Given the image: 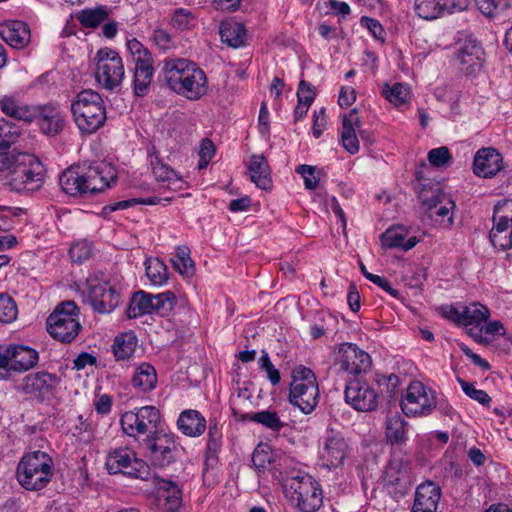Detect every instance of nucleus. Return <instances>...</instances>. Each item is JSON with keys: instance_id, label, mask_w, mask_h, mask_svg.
<instances>
[{"instance_id": "obj_17", "label": "nucleus", "mask_w": 512, "mask_h": 512, "mask_svg": "<svg viewBox=\"0 0 512 512\" xmlns=\"http://www.w3.org/2000/svg\"><path fill=\"white\" fill-rule=\"evenodd\" d=\"M86 286L87 302L94 311L106 314L112 312L118 306L120 293L109 282L89 279Z\"/></svg>"}, {"instance_id": "obj_54", "label": "nucleus", "mask_w": 512, "mask_h": 512, "mask_svg": "<svg viewBox=\"0 0 512 512\" xmlns=\"http://www.w3.org/2000/svg\"><path fill=\"white\" fill-rule=\"evenodd\" d=\"M479 11L489 18H494L510 6V0H475Z\"/></svg>"}, {"instance_id": "obj_24", "label": "nucleus", "mask_w": 512, "mask_h": 512, "mask_svg": "<svg viewBox=\"0 0 512 512\" xmlns=\"http://www.w3.org/2000/svg\"><path fill=\"white\" fill-rule=\"evenodd\" d=\"M503 168V157L494 148H482L478 150L473 160V172L483 178H490L499 173Z\"/></svg>"}, {"instance_id": "obj_7", "label": "nucleus", "mask_w": 512, "mask_h": 512, "mask_svg": "<svg viewBox=\"0 0 512 512\" xmlns=\"http://www.w3.org/2000/svg\"><path fill=\"white\" fill-rule=\"evenodd\" d=\"M38 361V352L30 346L0 344V381H8L16 374L31 370Z\"/></svg>"}, {"instance_id": "obj_34", "label": "nucleus", "mask_w": 512, "mask_h": 512, "mask_svg": "<svg viewBox=\"0 0 512 512\" xmlns=\"http://www.w3.org/2000/svg\"><path fill=\"white\" fill-rule=\"evenodd\" d=\"M41 112L39 118V126L41 131L49 136L57 135L64 127V118L59 109L54 106H40Z\"/></svg>"}, {"instance_id": "obj_41", "label": "nucleus", "mask_w": 512, "mask_h": 512, "mask_svg": "<svg viewBox=\"0 0 512 512\" xmlns=\"http://www.w3.org/2000/svg\"><path fill=\"white\" fill-rule=\"evenodd\" d=\"M137 337L133 332H125L117 335L114 339L112 349L117 360L130 358L137 347Z\"/></svg>"}, {"instance_id": "obj_61", "label": "nucleus", "mask_w": 512, "mask_h": 512, "mask_svg": "<svg viewBox=\"0 0 512 512\" xmlns=\"http://www.w3.org/2000/svg\"><path fill=\"white\" fill-rule=\"evenodd\" d=\"M451 154L447 147L434 148L428 153V161L434 167H446L451 162Z\"/></svg>"}, {"instance_id": "obj_8", "label": "nucleus", "mask_w": 512, "mask_h": 512, "mask_svg": "<svg viewBox=\"0 0 512 512\" xmlns=\"http://www.w3.org/2000/svg\"><path fill=\"white\" fill-rule=\"evenodd\" d=\"M50 335L64 343L72 342L81 330L79 309L73 301L59 304L47 319Z\"/></svg>"}, {"instance_id": "obj_58", "label": "nucleus", "mask_w": 512, "mask_h": 512, "mask_svg": "<svg viewBox=\"0 0 512 512\" xmlns=\"http://www.w3.org/2000/svg\"><path fill=\"white\" fill-rule=\"evenodd\" d=\"M93 253L92 244L87 240H79L71 245L69 250L73 262L82 263L89 259Z\"/></svg>"}, {"instance_id": "obj_63", "label": "nucleus", "mask_w": 512, "mask_h": 512, "mask_svg": "<svg viewBox=\"0 0 512 512\" xmlns=\"http://www.w3.org/2000/svg\"><path fill=\"white\" fill-rule=\"evenodd\" d=\"M258 364L259 368L266 372L267 378L272 385L275 386L280 383V372L274 367L266 351H262Z\"/></svg>"}, {"instance_id": "obj_53", "label": "nucleus", "mask_w": 512, "mask_h": 512, "mask_svg": "<svg viewBox=\"0 0 512 512\" xmlns=\"http://www.w3.org/2000/svg\"><path fill=\"white\" fill-rule=\"evenodd\" d=\"M176 296L171 291H165L152 295L153 313L165 315L169 313L176 304Z\"/></svg>"}, {"instance_id": "obj_19", "label": "nucleus", "mask_w": 512, "mask_h": 512, "mask_svg": "<svg viewBox=\"0 0 512 512\" xmlns=\"http://www.w3.org/2000/svg\"><path fill=\"white\" fill-rule=\"evenodd\" d=\"M147 158L152 175L161 187L174 191L184 189L186 182L183 177L162 160L154 145L147 149Z\"/></svg>"}, {"instance_id": "obj_64", "label": "nucleus", "mask_w": 512, "mask_h": 512, "mask_svg": "<svg viewBox=\"0 0 512 512\" xmlns=\"http://www.w3.org/2000/svg\"><path fill=\"white\" fill-rule=\"evenodd\" d=\"M252 463L259 472L268 469L271 463V454L268 452V447H257L252 454Z\"/></svg>"}, {"instance_id": "obj_38", "label": "nucleus", "mask_w": 512, "mask_h": 512, "mask_svg": "<svg viewBox=\"0 0 512 512\" xmlns=\"http://www.w3.org/2000/svg\"><path fill=\"white\" fill-rule=\"evenodd\" d=\"M220 36L224 43L229 46L238 48L244 45L246 41V29L240 22L227 20L221 23Z\"/></svg>"}, {"instance_id": "obj_59", "label": "nucleus", "mask_w": 512, "mask_h": 512, "mask_svg": "<svg viewBox=\"0 0 512 512\" xmlns=\"http://www.w3.org/2000/svg\"><path fill=\"white\" fill-rule=\"evenodd\" d=\"M17 317V306L14 300L6 295H0V323L8 324Z\"/></svg>"}, {"instance_id": "obj_47", "label": "nucleus", "mask_w": 512, "mask_h": 512, "mask_svg": "<svg viewBox=\"0 0 512 512\" xmlns=\"http://www.w3.org/2000/svg\"><path fill=\"white\" fill-rule=\"evenodd\" d=\"M248 419L276 433H279L286 426L279 414L271 409L253 412L248 415Z\"/></svg>"}, {"instance_id": "obj_14", "label": "nucleus", "mask_w": 512, "mask_h": 512, "mask_svg": "<svg viewBox=\"0 0 512 512\" xmlns=\"http://www.w3.org/2000/svg\"><path fill=\"white\" fill-rule=\"evenodd\" d=\"M106 468L110 474L123 473L134 478H145L147 464L139 459L136 452L127 446L110 449L106 456Z\"/></svg>"}, {"instance_id": "obj_36", "label": "nucleus", "mask_w": 512, "mask_h": 512, "mask_svg": "<svg viewBox=\"0 0 512 512\" xmlns=\"http://www.w3.org/2000/svg\"><path fill=\"white\" fill-rule=\"evenodd\" d=\"M154 75L153 61L135 64L133 76V90L135 95H147Z\"/></svg>"}, {"instance_id": "obj_55", "label": "nucleus", "mask_w": 512, "mask_h": 512, "mask_svg": "<svg viewBox=\"0 0 512 512\" xmlns=\"http://www.w3.org/2000/svg\"><path fill=\"white\" fill-rule=\"evenodd\" d=\"M19 131L12 123L2 120L0 121V151H6L17 141Z\"/></svg>"}, {"instance_id": "obj_4", "label": "nucleus", "mask_w": 512, "mask_h": 512, "mask_svg": "<svg viewBox=\"0 0 512 512\" xmlns=\"http://www.w3.org/2000/svg\"><path fill=\"white\" fill-rule=\"evenodd\" d=\"M73 119L79 130L92 134L106 121V108L99 93L93 90L79 92L71 103Z\"/></svg>"}, {"instance_id": "obj_26", "label": "nucleus", "mask_w": 512, "mask_h": 512, "mask_svg": "<svg viewBox=\"0 0 512 512\" xmlns=\"http://www.w3.org/2000/svg\"><path fill=\"white\" fill-rule=\"evenodd\" d=\"M384 482L388 486L406 489L410 484V461L404 456L394 455L386 467Z\"/></svg>"}, {"instance_id": "obj_44", "label": "nucleus", "mask_w": 512, "mask_h": 512, "mask_svg": "<svg viewBox=\"0 0 512 512\" xmlns=\"http://www.w3.org/2000/svg\"><path fill=\"white\" fill-rule=\"evenodd\" d=\"M145 272L150 284L153 286L161 287L168 282V268L159 258H148L145 261Z\"/></svg>"}, {"instance_id": "obj_5", "label": "nucleus", "mask_w": 512, "mask_h": 512, "mask_svg": "<svg viewBox=\"0 0 512 512\" xmlns=\"http://www.w3.org/2000/svg\"><path fill=\"white\" fill-rule=\"evenodd\" d=\"M285 496L302 512H316L323 503L319 483L310 475H297L284 480Z\"/></svg>"}, {"instance_id": "obj_48", "label": "nucleus", "mask_w": 512, "mask_h": 512, "mask_svg": "<svg viewBox=\"0 0 512 512\" xmlns=\"http://www.w3.org/2000/svg\"><path fill=\"white\" fill-rule=\"evenodd\" d=\"M505 334V328L499 320L489 321L485 325H481L480 328H469L468 335L472 337L476 342L483 344L488 343L489 339L486 335L490 336H502Z\"/></svg>"}, {"instance_id": "obj_57", "label": "nucleus", "mask_w": 512, "mask_h": 512, "mask_svg": "<svg viewBox=\"0 0 512 512\" xmlns=\"http://www.w3.org/2000/svg\"><path fill=\"white\" fill-rule=\"evenodd\" d=\"M459 385L461 386L462 391L471 399L477 401L478 403L489 406L491 402V397L481 389H477L475 385L471 382L465 381L461 378L457 379Z\"/></svg>"}, {"instance_id": "obj_39", "label": "nucleus", "mask_w": 512, "mask_h": 512, "mask_svg": "<svg viewBox=\"0 0 512 512\" xmlns=\"http://www.w3.org/2000/svg\"><path fill=\"white\" fill-rule=\"evenodd\" d=\"M408 423L399 414L389 416L386 420L385 435L387 442L402 445L407 441Z\"/></svg>"}, {"instance_id": "obj_6", "label": "nucleus", "mask_w": 512, "mask_h": 512, "mask_svg": "<svg viewBox=\"0 0 512 512\" xmlns=\"http://www.w3.org/2000/svg\"><path fill=\"white\" fill-rule=\"evenodd\" d=\"M10 176V185L17 192H32L40 189L44 183L45 168L33 154L18 152Z\"/></svg>"}, {"instance_id": "obj_62", "label": "nucleus", "mask_w": 512, "mask_h": 512, "mask_svg": "<svg viewBox=\"0 0 512 512\" xmlns=\"http://www.w3.org/2000/svg\"><path fill=\"white\" fill-rule=\"evenodd\" d=\"M216 152L214 143L209 138H204L200 142L199 146V163L198 168L204 169L208 166Z\"/></svg>"}, {"instance_id": "obj_1", "label": "nucleus", "mask_w": 512, "mask_h": 512, "mask_svg": "<svg viewBox=\"0 0 512 512\" xmlns=\"http://www.w3.org/2000/svg\"><path fill=\"white\" fill-rule=\"evenodd\" d=\"M160 77L171 91L191 101L201 99L208 91L206 73L189 59L165 58Z\"/></svg>"}, {"instance_id": "obj_42", "label": "nucleus", "mask_w": 512, "mask_h": 512, "mask_svg": "<svg viewBox=\"0 0 512 512\" xmlns=\"http://www.w3.org/2000/svg\"><path fill=\"white\" fill-rule=\"evenodd\" d=\"M222 447V430L216 420H210L208 426V439L206 444V462L214 464Z\"/></svg>"}, {"instance_id": "obj_15", "label": "nucleus", "mask_w": 512, "mask_h": 512, "mask_svg": "<svg viewBox=\"0 0 512 512\" xmlns=\"http://www.w3.org/2000/svg\"><path fill=\"white\" fill-rule=\"evenodd\" d=\"M489 238L491 244L501 251H507L512 247L511 199H505L495 206Z\"/></svg>"}, {"instance_id": "obj_30", "label": "nucleus", "mask_w": 512, "mask_h": 512, "mask_svg": "<svg viewBox=\"0 0 512 512\" xmlns=\"http://www.w3.org/2000/svg\"><path fill=\"white\" fill-rule=\"evenodd\" d=\"M177 427L185 436L195 438L205 432L207 421L199 411L187 409L179 414Z\"/></svg>"}, {"instance_id": "obj_35", "label": "nucleus", "mask_w": 512, "mask_h": 512, "mask_svg": "<svg viewBox=\"0 0 512 512\" xmlns=\"http://www.w3.org/2000/svg\"><path fill=\"white\" fill-rule=\"evenodd\" d=\"M132 386L140 392H149L157 385V373L151 364L143 362L135 368Z\"/></svg>"}, {"instance_id": "obj_10", "label": "nucleus", "mask_w": 512, "mask_h": 512, "mask_svg": "<svg viewBox=\"0 0 512 512\" xmlns=\"http://www.w3.org/2000/svg\"><path fill=\"white\" fill-rule=\"evenodd\" d=\"M372 364L370 355L353 343H341L334 350L333 368L343 377L366 373Z\"/></svg>"}, {"instance_id": "obj_23", "label": "nucleus", "mask_w": 512, "mask_h": 512, "mask_svg": "<svg viewBox=\"0 0 512 512\" xmlns=\"http://www.w3.org/2000/svg\"><path fill=\"white\" fill-rule=\"evenodd\" d=\"M0 111L18 121L32 122L41 112L40 106L26 103L19 94L0 97Z\"/></svg>"}, {"instance_id": "obj_50", "label": "nucleus", "mask_w": 512, "mask_h": 512, "mask_svg": "<svg viewBox=\"0 0 512 512\" xmlns=\"http://www.w3.org/2000/svg\"><path fill=\"white\" fill-rule=\"evenodd\" d=\"M382 95L393 105L401 106L409 99V88L402 83H395L392 86L386 84L382 89Z\"/></svg>"}, {"instance_id": "obj_25", "label": "nucleus", "mask_w": 512, "mask_h": 512, "mask_svg": "<svg viewBox=\"0 0 512 512\" xmlns=\"http://www.w3.org/2000/svg\"><path fill=\"white\" fill-rule=\"evenodd\" d=\"M441 498L440 487L427 481L416 488L411 512H436Z\"/></svg>"}, {"instance_id": "obj_60", "label": "nucleus", "mask_w": 512, "mask_h": 512, "mask_svg": "<svg viewBox=\"0 0 512 512\" xmlns=\"http://www.w3.org/2000/svg\"><path fill=\"white\" fill-rule=\"evenodd\" d=\"M153 43L162 51H168L175 47V41L172 34L165 28L158 27L152 33Z\"/></svg>"}, {"instance_id": "obj_21", "label": "nucleus", "mask_w": 512, "mask_h": 512, "mask_svg": "<svg viewBox=\"0 0 512 512\" xmlns=\"http://www.w3.org/2000/svg\"><path fill=\"white\" fill-rule=\"evenodd\" d=\"M152 464L157 467H165L174 461L176 442L174 435L165 433H153L144 439Z\"/></svg>"}, {"instance_id": "obj_11", "label": "nucleus", "mask_w": 512, "mask_h": 512, "mask_svg": "<svg viewBox=\"0 0 512 512\" xmlns=\"http://www.w3.org/2000/svg\"><path fill=\"white\" fill-rule=\"evenodd\" d=\"M95 79L106 90L119 87L124 79L125 70L119 53L105 47L97 51L95 57Z\"/></svg>"}, {"instance_id": "obj_43", "label": "nucleus", "mask_w": 512, "mask_h": 512, "mask_svg": "<svg viewBox=\"0 0 512 512\" xmlns=\"http://www.w3.org/2000/svg\"><path fill=\"white\" fill-rule=\"evenodd\" d=\"M110 12L106 6L86 8L76 14V19L84 27L96 28L108 19Z\"/></svg>"}, {"instance_id": "obj_27", "label": "nucleus", "mask_w": 512, "mask_h": 512, "mask_svg": "<svg viewBox=\"0 0 512 512\" xmlns=\"http://www.w3.org/2000/svg\"><path fill=\"white\" fill-rule=\"evenodd\" d=\"M0 36L9 46L15 49L26 47L31 39L28 25L18 20L1 23Z\"/></svg>"}, {"instance_id": "obj_20", "label": "nucleus", "mask_w": 512, "mask_h": 512, "mask_svg": "<svg viewBox=\"0 0 512 512\" xmlns=\"http://www.w3.org/2000/svg\"><path fill=\"white\" fill-rule=\"evenodd\" d=\"M470 0H415V13L422 19L432 21L446 15L466 10Z\"/></svg>"}, {"instance_id": "obj_3", "label": "nucleus", "mask_w": 512, "mask_h": 512, "mask_svg": "<svg viewBox=\"0 0 512 512\" xmlns=\"http://www.w3.org/2000/svg\"><path fill=\"white\" fill-rule=\"evenodd\" d=\"M53 475V459L41 450L24 454L16 467V479L28 491L44 489L51 482Z\"/></svg>"}, {"instance_id": "obj_33", "label": "nucleus", "mask_w": 512, "mask_h": 512, "mask_svg": "<svg viewBox=\"0 0 512 512\" xmlns=\"http://www.w3.org/2000/svg\"><path fill=\"white\" fill-rule=\"evenodd\" d=\"M360 126V120L355 110L351 111L343 118L341 143L343 148L354 155L359 151V140L356 134V129Z\"/></svg>"}, {"instance_id": "obj_31", "label": "nucleus", "mask_w": 512, "mask_h": 512, "mask_svg": "<svg viewBox=\"0 0 512 512\" xmlns=\"http://www.w3.org/2000/svg\"><path fill=\"white\" fill-rule=\"evenodd\" d=\"M408 230L403 225H394L389 227L381 235V244L384 248H401L404 251L412 249L417 243L416 237L407 238Z\"/></svg>"}, {"instance_id": "obj_51", "label": "nucleus", "mask_w": 512, "mask_h": 512, "mask_svg": "<svg viewBox=\"0 0 512 512\" xmlns=\"http://www.w3.org/2000/svg\"><path fill=\"white\" fill-rule=\"evenodd\" d=\"M444 197H446V194L442 192L438 185H423L418 192L420 202L429 210L437 208Z\"/></svg>"}, {"instance_id": "obj_12", "label": "nucleus", "mask_w": 512, "mask_h": 512, "mask_svg": "<svg viewBox=\"0 0 512 512\" xmlns=\"http://www.w3.org/2000/svg\"><path fill=\"white\" fill-rule=\"evenodd\" d=\"M160 419V411L155 406H144L122 414L120 424L127 436L138 439L143 435H153Z\"/></svg>"}, {"instance_id": "obj_22", "label": "nucleus", "mask_w": 512, "mask_h": 512, "mask_svg": "<svg viewBox=\"0 0 512 512\" xmlns=\"http://www.w3.org/2000/svg\"><path fill=\"white\" fill-rule=\"evenodd\" d=\"M58 384L59 378L55 374L37 371L26 375L18 390L31 398L44 399L53 393Z\"/></svg>"}, {"instance_id": "obj_9", "label": "nucleus", "mask_w": 512, "mask_h": 512, "mask_svg": "<svg viewBox=\"0 0 512 512\" xmlns=\"http://www.w3.org/2000/svg\"><path fill=\"white\" fill-rule=\"evenodd\" d=\"M319 390L316 377L309 368L300 366L293 371L289 400L303 413H311L318 404Z\"/></svg>"}, {"instance_id": "obj_13", "label": "nucleus", "mask_w": 512, "mask_h": 512, "mask_svg": "<svg viewBox=\"0 0 512 512\" xmlns=\"http://www.w3.org/2000/svg\"><path fill=\"white\" fill-rule=\"evenodd\" d=\"M436 404L434 392L420 381H412L401 399V409L408 417L427 416Z\"/></svg>"}, {"instance_id": "obj_37", "label": "nucleus", "mask_w": 512, "mask_h": 512, "mask_svg": "<svg viewBox=\"0 0 512 512\" xmlns=\"http://www.w3.org/2000/svg\"><path fill=\"white\" fill-rule=\"evenodd\" d=\"M462 325L469 328H480L490 317V310L485 305L472 302L467 305H462Z\"/></svg>"}, {"instance_id": "obj_2", "label": "nucleus", "mask_w": 512, "mask_h": 512, "mask_svg": "<svg viewBox=\"0 0 512 512\" xmlns=\"http://www.w3.org/2000/svg\"><path fill=\"white\" fill-rule=\"evenodd\" d=\"M116 180L115 169L99 162L93 165H77L66 169L59 177L62 190L70 196L102 192Z\"/></svg>"}, {"instance_id": "obj_40", "label": "nucleus", "mask_w": 512, "mask_h": 512, "mask_svg": "<svg viewBox=\"0 0 512 512\" xmlns=\"http://www.w3.org/2000/svg\"><path fill=\"white\" fill-rule=\"evenodd\" d=\"M191 251L188 246H178L171 258L173 268L184 278H190L195 273V265L192 260Z\"/></svg>"}, {"instance_id": "obj_29", "label": "nucleus", "mask_w": 512, "mask_h": 512, "mask_svg": "<svg viewBox=\"0 0 512 512\" xmlns=\"http://www.w3.org/2000/svg\"><path fill=\"white\" fill-rule=\"evenodd\" d=\"M159 505L166 512H176L182 505V491L178 484L166 479L156 482Z\"/></svg>"}, {"instance_id": "obj_52", "label": "nucleus", "mask_w": 512, "mask_h": 512, "mask_svg": "<svg viewBox=\"0 0 512 512\" xmlns=\"http://www.w3.org/2000/svg\"><path fill=\"white\" fill-rule=\"evenodd\" d=\"M70 431L73 436L78 437L81 441L88 443L95 438V429L88 419H85L82 415H79L71 426Z\"/></svg>"}, {"instance_id": "obj_45", "label": "nucleus", "mask_w": 512, "mask_h": 512, "mask_svg": "<svg viewBox=\"0 0 512 512\" xmlns=\"http://www.w3.org/2000/svg\"><path fill=\"white\" fill-rule=\"evenodd\" d=\"M169 23L175 30L190 31L197 26L198 17L192 9L177 8L171 13Z\"/></svg>"}, {"instance_id": "obj_28", "label": "nucleus", "mask_w": 512, "mask_h": 512, "mask_svg": "<svg viewBox=\"0 0 512 512\" xmlns=\"http://www.w3.org/2000/svg\"><path fill=\"white\" fill-rule=\"evenodd\" d=\"M481 47L472 41L464 43L455 55L460 69L467 75L475 74L482 66Z\"/></svg>"}, {"instance_id": "obj_16", "label": "nucleus", "mask_w": 512, "mask_h": 512, "mask_svg": "<svg viewBox=\"0 0 512 512\" xmlns=\"http://www.w3.org/2000/svg\"><path fill=\"white\" fill-rule=\"evenodd\" d=\"M350 451V444L341 432L327 430L322 439L319 459L325 468L336 469L344 464Z\"/></svg>"}, {"instance_id": "obj_18", "label": "nucleus", "mask_w": 512, "mask_h": 512, "mask_svg": "<svg viewBox=\"0 0 512 512\" xmlns=\"http://www.w3.org/2000/svg\"><path fill=\"white\" fill-rule=\"evenodd\" d=\"M345 402L357 411H374L378 407L379 395L372 385L359 379L350 380L344 391Z\"/></svg>"}, {"instance_id": "obj_32", "label": "nucleus", "mask_w": 512, "mask_h": 512, "mask_svg": "<svg viewBox=\"0 0 512 512\" xmlns=\"http://www.w3.org/2000/svg\"><path fill=\"white\" fill-rule=\"evenodd\" d=\"M250 180L260 189H269L271 186L270 169L263 155L254 154L246 163Z\"/></svg>"}, {"instance_id": "obj_56", "label": "nucleus", "mask_w": 512, "mask_h": 512, "mask_svg": "<svg viewBox=\"0 0 512 512\" xmlns=\"http://www.w3.org/2000/svg\"><path fill=\"white\" fill-rule=\"evenodd\" d=\"M126 46L133 58L134 64H140L142 61H153V57L149 50L136 38L129 39Z\"/></svg>"}, {"instance_id": "obj_46", "label": "nucleus", "mask_w": 512, "mask_h": 512, "mask_svg": "<svg viewBox=\"0 0 512 512\" xmlns=\"http://www.w3.org/2000/svg\"><path fill=\"white\" fill-rule=\"evenodd\" d=\"M146 314H153L152 294L138 291L131 298L127 315L129 318H137Z\"/></svg>"}, {"instance_id": "obj_49", "label": "nucleus", "mask_w": 512, "mask_h": 512, "mask_svg": "<svg viewBox=\"0 0 512 512\" xmlns=\"http://www.w3.org/2000/svg\"><path fill=\"white\" fill-rule=\"evenodd\" d=\"M400 384L399 377L395 374H381V373H375L373 377V386H377V393L380 396V394H386L387 396L391 397L395 394L398 386Z\"/></svg>"}]
</instances>
